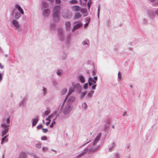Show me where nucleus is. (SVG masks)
Returning a JSON list of instances; mask_svg holds the SVG:
<instances>
[{
    "label": "nucleus",
    "instance_id": "f257e3e1",
    "mask_svg": "<svg viewBox=\"0 0 158 158\" xmlns=\"http://www.w3.org/2000/svg\"><path fill=\"white\" fill-rule=\"evenodd\" d=\"M60 7L59 6H55L53 10V13L52 17L56 22H58L59 20V18L58 15L60 12Z\"/></svg>",
    "mask_w": 158,
    "mask_h": 158
},
{
    "label": "nucleus",
    "instance_id": "f03ea898",
    "mask_svg": "<svg viewBox=\"0 0 158 158\" xmlns=\"http://www.w3.org/2000/svg\"><path fill=\"white\" fill-rule=\"evenodd\" d=\"M2 127L4 129L2 131V136H3L4 135H5L8 132V126L4 124H2Z\"/></svg>",
    "mask_w": 158,
    "mask_h": 158
},
{
    "label": "nucleus",
    "instance_id": "7ed1b4c3",
    "mask_svg": "<svg viewBox=\"0 0 158 158\" xmlns=\"http://www.w3.org/2000/svg\"><path fill=\"white\" fill-rule=\"evenodd\" d=\"M71 108L69 105L67 106L64 109V113L65 114H67L69 113L71 110Z\"/></svg>",
    "mask_w": 158,
    "mask_h": 158
},
{
    "label": "nucleus",
    "instance_id": "20e7f679",
    "mask_svg": "<svg viewBox=\"0 0 158 158\" xmlns=\"http://www.w3.org/2000/svg\"><path fill=\"white\" fill-rule=\"evenodd\" d=\"M74 91V89L73 88H70L69 89V91L68 93V94H67V96H66V98H65V100H64V101L63 104L62 105H63L65 101L66 100L68 96L69 95H70V94H71Z\"/></svg>",
    "mask_w": 158,
    "mask_h": 158
},
{
    "label": "nucleus",
    "instance_id": "39448f33",
    "mask_svg": "<svg viewBox=\"0 0 158 158\" xmlns=\"http://www.w3.org/2000/svg\"><path fill=\"white\" fill-rule=\"evenodd\" d=\"M72 10L74 11H77L80 10L81 9L80 7L77 6H74L71 7Z\"/></svg>",
    "mask_w": 158,
    "mask_h": 158
},
{
    "label": "nucleus",
    "instance_id": "423d86ee",
    "mask_svg": "<svg viewBox=\"0 0 158 158\" xmlns=\"http://www.w3.org/2000/svg\"><path fill=\"white\" fill-rule=\"evenodd\" d=\"M12 23L13 25L16 27V29H17L19 27V25L18 22L15 19H14L12 21Z\"/></svg>",
    "mask_w": 158,
    "mask_h": 158
},
{
    "label": "nucleus",
    "instance_id": "0eeeda50",
    "mask_svg": "<svg viewBox=\"0 0 158 158\" xmlns=\"http://www.w3.org/2000/svg\"><path fill=\"white\" fill-rule=\"evenodd\" d=\"M96 83V81L92 78H90L89 80V85L90 86L92 85H94Z\"/></svg>",
    "mask_w": 158,
    "mask_h": 158
},
{
    "label": "nucleus",
    "instance_id": "6e6552de",
    "mask_svg": "<svg viewBox=\"0 0 158 158\" xmlns=\"http://www.w3.org/2000/svg\"><path fill=\"white\" fill-rule=\"evenodd\" d=\"M15 7L22 14H24V12L20 6H19L18 5H15Z\"/></svg>",
    "mask_w": 158,
    "mask_h": 158
},
{
    "label": "nucleus",
    "instance_id": "1a4fd4ad",
    "mask_svg": "<svg viewBox=\"0 0 158 158\" xmlns=\"http://www.w3.org/2000/svg\"><path fill=\"white\" fill-rule=\"evenodd\" d=\"M82 26V23L81 22H79L78 23H77V25H75L73 28V30H75L77 29L80 27Z\"/></svg>",
    "mask_w": 158,
    "mask_h": 158
},
{
    "label": "nucleus",
    "instance_id": "9d476101",
    "mask_svg": "<svg viewBox=\"0 0 158 158\" xmlns=\"http://www.w3.org/2000/svg\"><path fill=\"white\" fill-rule=\"evenodd\" d=\"M50 14V10L48 9H45L44 12V16H48Z\"/></svg>",
    "mask_w": 158,
    "mask_h": 158
},
{
    "label": "nucleus",
    "instance_id": "9b49d317",
    "mask_svg": "<svg viewBox=\"0 0 158 158\" xmlns=\"http://www.w3.org/2000/svg\"><path fill=\"white\" fill-rule=\"evenodd\" d=\"M75 100V98L74 96H71L69 98L68 100V102L69 103H72Z\"/></svg>",
    "mask_w": 158,
    "mask_h": 158
},
{
    "label": "nucleus",
    "instance_id": "f8f14e48",
    "mask_svg": "<svg viewBox=\"0 0 158 158\" xmlns=\"http://www.w3.org/2000/svg\"><path fill=\"white\" fill-rule=\"evenodd\" d=\"M100 137V135L98 136L95 139L93 143V145H95L97 143V142L99 140Z\"/></svg>",
    "mask_w": 158,
    "mask_h": 158
},
{
    "label": "nucleus",
    "instance_id": "ddd939ff",
    "mask_svg": "<svg viewBox=\"0 0 158 158\" xmlns=\"http://www.w3.org/2000/svg\"><path fill=\"white\" fill-rule=\"evenodd\" d=\"M81 16V15L80 13L77 12L75 13L74 16V18L75 19H78L80 18Z\"/></svg>",
    "mask_w": 158,
    "mask_h": 158
},
{
    "label": "nucleus",
    "instance_id": "4468645a",
    "mask_svg": "<svg viewBox=\"0 0 158 158\" xmlns=\"http://www.w3.org/2000/svg\"><path fill=\"white\" fill-rule=\"evenodd\" d=\"M38 120H39V119L38 118H36L34 119L33 120V122H32V126H35L37 124Z\"/></svg>",
    "mask_w": 158,
    "mask_h": 158
},
{
    "label": "nucleus",
    "instance_id": "2eb2a0df",
    "mask_svg": "<svg viewBox=\"0 0 158 158\" xmlns=\"http://www.w3.org/2000/svg\"><path fill=\"white\" fill-rule=\"evenodd\" d=\"M8 139L6 137V136H5L4 137L2 138V139L1 144H2L4 142H7Z\"/></svg>",
    "mask_w": 158,
    "mask_h": 158
},
{
    "label": "nucleus",
    "instance_id": "dca6fc26",
    "mask_svg": "<svg viewBox=\"0 0 158 158\" xmlns=\"http://www.w3.org/2000/svg\"><path fill=\"white\" fill-rule=\"evenodd\" d=\"M65 24L66 26V28L67 29H69L70 28V23L69 22H66Z\"/></svg>",
    "mask_w": 158,
    "mask_h": 158
},
{
    "label": "nucleus",
    "instance_id": "f3484780",
    "mask_svg": "<svg viewBox=\"0 0 158 158\" xmlns=\"http://www.w3.org/2000/svg\"><path fill=\"white\" fill-rule=\"evenodd\" d=\"M79 79L81 81L82 83H84L85 82V78L84 77L82 76H80L79 77Z\"/></svg>",
    "mask_w": 158,
    "mask_h": 158
},
{
    "label": "nucleus",
    "instance_id": "a211bd4d",
    "mask_svg": "<svg viewBox=\"0 0 158 158\" xmlns=\"http://www.w3.org/2000/svg\"><path fill=\"white\" fill-rule=\"evenodd\" d=\"M26 156L25 153L22 152L20 155L19 158H26Z\"/></svg>",
    "mask_w": 158,
    "mask_h": 158
},
{
    "label": "nucleus",
    "instance_id": "6ab92c4d",
    "mask_svg": "<svg viewBox=\"0 0 158 158\" xmlns=\"http://www.w3.org/2000/svg\"><path fill=\"white\" fill-rule=\"evenodd\" d=\"M67 89L66 88H64L61 90V95H64L65 94V93H66V92L67 91Z\"/></svg>",
    "mask_w": 158,
    "mask_h": 158
},
{
    "label": "nucleus",
    "instance_id": "aec40b11",
    "mask_svg": "<svg viewBox=\"0 0 158 158\" xmlns=\"http://www.w3.org/2000/svg\"><path fill=\"white\" fill-rule=\"evenodd\" d=\"M54 116V114H52L49 115L48 118H46V120L49 121V120H51V118H52Z\"/></svg>",
    "mask_w": 158,
    "mask_h": 158
},
{
    "label": "nucleus",
    "instance_id": "412c9836",
    "mask_svg": "<svg viewBox=\"0 0 158 158\" xmlns=\"http://www.w3.org/2000/svg\"><path fill=\"white\" fill-rule=\"evenodd\" d=\"M20 15L18 12H16L15 14V17L16 19H18L20 17Z\"/></svg>",
    "mask_w": 158,
    "mask_h": 158
},
{
    "label": "nucleus",
    "instance_id": "4be33fe9",
    "mask_svg": "<svg viewBox=\"0 0 158 158\" xmlns=\"http://www.w3.org/2000/svg\"><path fill=\"white\" fill-rule=\"evenodd\" d=\"M69 3L72 4H76L78 3V2L75 0H72L69 1Z\"/></svg>",
    "mask_w": 158,
    "mask_h": 158
},
{
    "label": "nucleus",
    "instance_id": "5701e85b",
    "mask_svg": "<svg viewBox=\"0 0 158 158\" xmlns=\"http://www.w3.org/2000/svg\"><path fill=\"white\" fill-rule=\"evenodd\" d=\"M94 93V92L92 91H91L89 93H88V94H87V96L90 97H91V95L92 94H93Z\"/></svg>",
    "mask_w": 158,
    "mask_h": 158
},
{
    "label": "nucleus",
    "instance_id": "b1692460",
    "mask_svg": "<svg viewBox=\"0 0 158 158\" xmlns=\"http://www.w3.org/2000/svg\"><path fill=\"white\" fill-rule=\"evenodd\" d=\"M86 19L89 21L88 23H86L85 25V27H86L88 25V23H89V21L90 19V18L89 17H87L86 18Z\"/></svg>",
    "mask_w": 158,
    "mask_h": 158
},
{
    "label": "nucleus",
    "instance_id": "393cba45",
    "mask_svg": "<svg viewBox=\"0 0 158 158\" xmlns=\"http://www.w3.org/2000/svg\"><path fill=\"white\" fill-rule=\"evenodd\" d=\"M92 4V1L91 0H89L87 4V5L88 6L89 8L90 7V5Z\"/></svg>",
    "mask_w": 158,
    "mask_h": 158
},
{
    "label": "nucleus",
    "instance_id": "a878e982",
    "mask_svg": "<svg viewBox=\"0 0 158 158\" xmlns=\"http://www.w3.org/2000/svg\"><path fill=\"white\" fill-rule=\"evenodd\" d=\"M42 130L43 131V132L44 133H46L48 131V130L46 128H42Z\"/></svg>",
    "mask_w": 158,
    "mask_h": 158
},
{
    "label": "nucleus",
    "instance_id": "bb28decb",
    "mask_svg": "<svg viewBox=\"0 0 158 158\" xmlns=\"http://www.w3.org/2000/svg\"><path fill=\"white\" fill-rule=\"evenodd\" d=\"M49 113V110H46L45 111L44 113V115H47Z\"/></svg>",
    "mask_w": 158,
    "mask_h": 158
},
{
    "label": "nucleus",
    "instance_id": "cd10ccee",
    "mask_svg": "<svg viewBox=\"0 0 158 158\" xmlns=\"http://www.w3.org/2000/svg\"><path fill=\"white\" fill-rule=\"evenodd\" d=\"M48 4L45 2H44L43 4V7L44 8L45 7H47L48 6Z\"/></svg>",
    "mask_w": 158,
    "mask_h": 158
},
{
    "label": "nucleus",
    "instance_id": "c85d7f7f",
    "mask_svg": "<svg viewBox=\"0 0 158 158\" xmlns=\"http://www.w3.org/2000/svg\"><path fill=\"white\" fill-rule=\"evenodd\" d=\"M87 105L86 103H85L82 104V107L85 109L86 108Z\"/></svg>",
    "mask_w": 158,
    "mask_h": 158
},
{
    "label": "nucleus",
    "instance_id": "c756f323",
    "mask_svg": "<svg viewBox=\"0 0 158 158\" xmlns=\"http://www.w3.org/2000/svg\"><path fill=\"white\" fill-rule=\"evenodd\" d=\"M36 147L38 148H40L41 147V144L40 143H38L36 145Z\"/></svg>",
    "mask_w": 158,
    "mask_h": 158
},
{
    "label": "nucleus",
    "instance_id": "7c9ffc66",
    "mask_svg": "<svg viewBox=\"0 0 158 158\" xmlns=\"http://www.w3.org/2000/svg\"><path fill=\"white\" fill-rule=\"evenodd\" d=\"M42 140H44L47 139V137L45 136L42 137L41 138Z\"/></svg>",
    "mask_w": 158,
    "mask_h": 158
},
{
    "label": "nucleus",
    "instance_id": "2f4dec72",
    "mask_svg": "<svg viewBox=\"0 0 158 158\" xmlns=\"http://www.w3.org/2000/svg\"><path fill=\"white\" fill-rule=\"evenodd\" d=\"M88 84L87 83H85L84 85V87L85 89H87L88 88Z\"/></svg>",
    "mask_w": 158,
    "mask_h": 158
},
{
    "label": "nucleus",
    "instance_id": "473e14b6",
    "mask_svg": "<svg viewBox=\"0 0 158 158\" xmlns=\"http://www.w3.org/2000/svg\"><path fill=\"white\" fill-rule=\"evenodd\" d=\"M118 77L119 79H121L122 77L121 74L119 72H118Z\"/></svg>",
    "mask_w": 158,
    "mask_h": 158
},
{
    "label": "nucleus",
    "instance_id": "72a5a7b5",
    "mask_svg": "<svg viewBox=\"0 0 158 158\" xmlns=\"http://www.w3.org/2000/svg\"><path fill=\"white\" fill-rule=\"evenodd\" d=\"M85 153V152H83L81 154H80L78 156V157H81L83 155H84Z\"/></svg>",
    "mask_w": 158,
    "mask_h": 158
},
{
    "label": "nucleus",
    "instance_id": "f704fd0d",
    "mask_svg": "<svg viewBox=\"0 0 158 158\" xmlns=\"http://www.w3.org/2000/svg\"><path fill=\"white\" fill-rule=\"evenodd\" d=\"M43 127V126L41 124H40L37 127V129H40Z\"/></svg>",
    "mask_w": 158,
    "mask_h": 158
},
{
    "label": "nucleus",
    "instance_id": "c9c22d12",
    "mask_svg": "<svg viewBox=\"0 0 158 158\" xmlns=\"http://www.w3.org/2000/svg\"><path fill=\"white\" fill-rule=\"evenodd\" d=\"M80 10L81 12L82 13H84L85 11V10L84 9L82 8L81 9H80Z\"/></svg>",
    "mask_w": 158,
    "mask_h": 158
},
{
    "label": "nucleus",
    "instance_id": "e433bc0d",
    "mask_svg": "<svg viewBox=\"0 0 158 158\" xmlns=\"http://www.w3.org/2000/svg\"><path fill=\"white\" fill-rule=\"evenodd\" d=\"M62 16L64 17V18H68V16L67 15H65L64 14H63L62 15Z\"/></svg>",
    "mask_w": 158,
    "mask_h": 158
},
{
    "label": "nucleus",
    "instance_id": "4c0bfd02",
    "mask_svg": "<svg viewBox=\"0 0 158 158\" xmlns=\"http://www.w3.org/2000/svg\"><path fill=\"white\" fill-rule=\"evenodd\" d=\"M86 92H83L81 95V97H84L86 95Z\"/></svg>",
    "mask_w": 158,
    "mask_h": 158
},
{
    "label": "nucleus",
    "instance_id": "58836bf2",
    "mask_svg": "<svg viewBox=\"0 0 158 158\" xmlns=\"http://www.w3.org/2000/svg\"><path fill=\"white\" fill-rule=\"evenodd\" d=\"M2 74L1 73H0V81H2Z\"/></svg>",
    "mask_w": 158,
    "mask_h": 158
},
{
    "label": "nucleus",
    "instance_id": "ea45409f",
    "mask_svg": "<svg viewBox=\"0 0 158 158\" xmlns=\"http://www.w3.org/2000/svg\"><path fill=\"white\" fill-rule=\"evenodd\" d=\"M47 148H44V147H43V148H42V150H43V151H47Z\"/></svg>",
    "mask_w": 158,
    "mask_h": 158
},
{
    "label": "nucleus",
    "instance_id": "a19ab883",
    "mask_svg": "<svg viewBox=\"0 0 158 158\" xmlns=\"http://www.w3.org/2000/svg\"><path fill=\"white\" fill-rule=\"evenodd\" d=\"M96 87V85H93L92 87V89H95Z\"/></svg>",
    "mask_w": 158,
    "mask_h": 158
},
{
    "label": "nucleus",
    "instance_id": "79ce46f5",
    "mask_svg": "<svg viewBox=\"0 0 158 158\" xmlns=\"http://www.w3.org/2000/svg\"><path fill=\"white\" fill-rule=\"evenodd\" d=\"M56 2L57 4H59L60 2V0H56Z\"/></svg>",
    "mask_w": 158,
    "mask_h": 158
},
{
    "label": "nucleus",
    "instance_id": "37998d69",
    "mask_svg": "<svg viewBox=\"0 0 158 158\" xmlns=\"http://www.w3.org/2000/svg\"><path fill=\"white\" fill-rule=\"evenodd\" d=\"M50 121H51V120H49V121H48V122H47L46 123V125H47V126L50 123Z\"/></svg>",
    "mask_w": 158,
    "mask_h": 158
},
{
    "label": "nucleus",
    "instance_id": "c03bdc74",
    "mask_svg": "<svg viewBox=\"0 0 158 158\" xmlns=\"http://www.w3.org/2000/svg\"><path fill=\"white\" fill-rule=\"evenodd\" d=\"M56 117L54 119L53 121L52 122V123H53V125L55 123V122L54 121L56 119Z\"/></svg>",
    "mask_w": 158,
    "mask_h": 158
},
{
    "label": "nucleus",
    "instance_id": "a18cd8bd",
    "mask_svg": "<svg viewBox=\"0 0 158 158\" xmlns=\"http://www.w3.org/2000/svg\"><path fill=\"white\" fill-rule=\"evenodd\" d=\"M0 68H3V66L2 65L1 63H0Z\"/></svg>",
    "mask_w": 158,
    "mask_h": 158
},
{
    "label": "nucleus",
    "instance_id": "49530a36",
    "mask_svg": "<svg viewBox=\"0 0 158 158\" xmlns=\"http://www.w3.org/2000/svg\"><path fill=\"white\" fill-rule=\"evenodd\" d=\"M82 44H83V45H85V44H87V43H86V42L85 41H83V42H82Z\"/></svg>",
    "mask_w": 158,
    "mask_h": 158
},
{
    "label": "nucleus",
    "instance_id": "de8ad7c7",
    "mask_svg": "<svg viewBox=\"0 0 158 158\" xmlns=\"http://www.w3.org/2000/svg\"><path fill=\"white\" fill-rule=\"evenodd\" d=\"M6 122L8 123L9 122V118H7L6 119Z\"/></svg>",
    "mask_w": 158,
    "mask_h": 158
},
{
    "label": "nucleus",
    "instance_id": "09e8293b",
    "mask_svg": "<svg viewBox=\"0 0 158 158\" xmlns=\"http://www.w3.org/2000/svg\"><path fill=\"white\" fill-rule=\"evenodd\" d=\"M57 74L58 75H59L60 74V72L58 71L57 72Z\"/></svg>",
    "mask_w": 158,
    "mask_h": 158
},
{
    "label": "nucleus",
    "instance_id": "8fccbe9b",
    "mask_svg": "<svg viewBox=\"0 0 158 158\" xmlns=\"http://www.w3.org/2000/svg\"><path fill=\"white\" fill-rule=\"evenodd\" d=\"M51 127H53V123H52L50 126Z\"/></svg>",
    "mask_w": 158,
    "mask_h": 158
},
{
    "label": "nucleus",
    "instance_id": "3c124183",
    "mask_svg": "<svg viewBox=\"0 0 158 158\" xmlns=\"http://www.w3.org/2000/svg\"><path fill=\"white\" fill-rule=\"evenodd\" d=\"M94 79L95 80H97V77H94Z\"/></svg>",
    "mask_w": 158,
    "mask_h": 158
},
{
    "label": "nucleus",
    "instance_id": "603ef678",
    "mask_svg": "<svg viewBox=\"0 0 158 158\" xmlns=\"http://www.w3.org/2000/svg\"><path fill=\"white\" fill-rule=\"evenodd\" d=\"M156 13L158 15V10L156 11Z\"/></svg>",
    "mask_w": 158,
    "mask_h": 158
},
{
    "label": "nucleus",
    "instance_id": "864d4df0",
    "mask_svg": "<svg viewBox=\"0 0 158 158\" xmlns=\"http://www.w3.org/2000/svg\"><path fill=\"white\" fill-rule=\"evenodd\" d=\"M150 1L151 2H154L155 0H150Z\"/></svg>",
    "mask_w": 158,
    "mask_h": 158
},
{
    "label": "nucleus",
    "instance_id": "5fc2aeb1",
    "mask_svg": "<svg viewBox=\"0 0 158 158\" xmlns=\"http://www.w3.org/2000/svg\"><path fill=\"white\" fill-rule=\"evenodd\" d=\"M46 89H45L44 88L43 90L44 91V92H45V90Z\"/></svg>",
    "mask_w": 158,
    "mask_h": 158
},
{
    "label": "nucleus",
    "instance_id": "6e6d98bb",
    "mask_svg": "<svg viewBox=\"0 0 158 158\" xmlns=\"http://www.w3.org/2000/svg\"><path fill=\"white\" fill-rule=\"evenodd\" d=\"M85 2H87V0H84Z\"/></svg>",
    "mask_w": 158,
    "mask_h": 158
},
{
    "label": "nucleus",
    "instance_id": "4d7b16f0",
    "mask_svg": "<svg viewBox=\"0 0 158 158\" xmlns=\"http://www.w3.org/2000/svg\"><path fill=\"white\" fill-rule=\"evenodd\" d=\"M52 151H54V150H53V149H52Z\"/></svg>",
    "mask_w": 158,
    "mask_h": 158
},
{
    "label": "nucleus",
    "instance_id": "13d9d810",
    "mask_svg": "<svg viewBox=\"0 0 158 158\" xmlns=\"http://www.w3.org/2000/svg\"><path fill=\"white\" fill-rule=\"evenodd\" d=\"M124 115H125V114H124L123 115V116H124Z\"/></svg>",
    "mask_w": 158,
    "mask_h": 158
},
{
    "label": "nucleus",
    "instance_id": "bf43d9fd",
    "mask_svg": "<svg viewBox=\"0 0 158 158\" xmlns=\"http://www.w3.org/2000/svg\"><path fill=\"white\" fill-rule=\"evenodd\" d=\"M112 127H113V128H114V126H113Z\"/></svg>",
    "mask_w": 158,
    "mask_h": 158
},
{
    "label": "nucleus",
    "instance_id": "052dcab7",
    "mask_svg": "<svg viewBox=\"0 0 158 158\" xmlns=\"http://www.w3.org/2000/svg\"><path fill=\"white\" fill-rule=\"evenodd\" d=\"M130 86H131V87H132V86L130 85Z\"/></svg>",
    "mask_w": 158,
    "mask_h": 158
}]
</instances>
